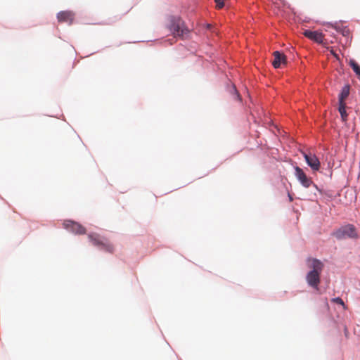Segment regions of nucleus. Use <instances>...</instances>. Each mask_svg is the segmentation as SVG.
<instances>
[{
    "instance_id": "nucleus-3",
    "label": "nucleus",
    "mask_w": 360,
    "mask_h": 360,
    "mask_svg": "<svg viewBox=\"0 0 360 360\" xmlns=\"http://www.w3.org/2000/svg\"><path fill=\"white\" fill-rule=\"evenodd\" d=\"M332 236L338 240H345L347 238L356 240L359 238L356 227L351 224L342 226L333 231Z\"/></svg>"
},
{
    "instance_id": "nucleus-14",
    "label": "nucleus",
    "mask_w": 360,
    "mask_h": 360,
    "mask_svg": "<svg viewBox=\"0 0 360 360\" xmlns=\"http://www.w3.org/2000/svg\"><path fill=\"white\" fill-rule=\"evenodd\" d=\"M349 65L358 77L360 78V66L358 63L355 60H351Z\"/></svg>"
},
{
    "instance_id": "nucleus-5",
    "label": "nucleus",
    "mask_w": 360,
    "mask_h": 360,
    "mask_svg": "<svg viewBox=\"0 0 360 360\" xmlns=\"http://www.w3.org/2000/svg\"><path fill=\"white\" fill-rule=\"evenodd\" d=\"M295 175L300 182V184L305 188H309L310 186L313 185L316 188H317V186L314 184L312 179L310 177H308L304 170L296 166L295 167Z\"/></svg>"
},
{
    "instance_id": "nucleus-12",
    "label": "nucleus",
    "mask_w": 360,
    "mask_h": 360,
    "mask_svg": "<svg viewBox=\"0 0 360 360\" xmlns=\"http://www.w3.org/2000/svg\"><path fill=\"white\" fill-rule=\"evenodd\" d=\"M349 94V86L345 85L341 90L339 95V103H345V100L348 97Z\"/></svg>"
},
{
    "instance_id": "nucleus-15",
    "label": "nucleus",
    "mask_w": 360,
    "mask_h": 360,
    "mask_svg": "<svg viewBox=\"0 0 360 360\" xmlns=\"http://www.w3.org/2000/svg\"><path fill=\"white\" fill-rule=\"evenodd\" d=\"M332 302L345 307V303L340 297L333 298Z\"/></svg>"
},
{
    "instance_id": "nucleus-6",
    "label": "nucleus",
    "mask_w": 360,
    "mask_h": 360,
    "mask_svg": "<svg viewBox=\"0 0 360 360\" xmlns=\"http://www.w3.org/2000/svg\"><path fill=\"white\" fill-rule=\"evenodd\" d=\"M303 157L307 165L311 167L314 172L319 171L321 167V163L319 158L313 153L302 152Z\"/></svg>"
},
{
    "instance_id": "nucleus-10",
    "label": "nucleus",
    "mask_w": 360,
    "mask_h": 360,
    "mask_svg": "<svg viewBox=\"0 0 360 360\" xmlns=\"http://www.w3.org/2000/svg\"><path fill=\"white\" fill-rule=\"evenodd\" d=\"M273 55L274 58L272 65L275 68H279L282 64L286 63V56L283 53L276 51L274 52Z\"/></svg>"
},
{
    "instance_id": "nucleus-7",
    "label": "nucleus",
    "mask_w": 360,
    "mask_h": 360,
    "mask_svg": "<svg viewBox=\"0 0 360 360\" xmlns=\"http://www.w3.org/2000/svg\"><path fill=\"white\" fill-rule=\"evenodd\" d=\"M63 226L69 231H71L75 234H84L86 233V229L84 227L73 221H65L63 223Z\"/></svg>"
},
{
    "instance_id": "nucleus-18",
    "label": "nucleus",
    "mask_w": 360,
    "mask_h": 360,
    "mask_svg": "<svg viewBox=\"0 0 360 360\" xmlns=\"http://www.w3.org/2000/svg\"><path fill=\"white\" fill-rule=\"evenodd\" d=\"M330 53L337 60H339L338 55L333 49L330 50Z\"/></svg>"
},
{
    "instance_id": "nucleus-8",
    "label": "nucleus",
    "mask_w": 360,
    "mask_h": 360,
    "mask_svg": "<svg viewBox=\"0 0 360 360\" xmlns=\"http://www.w3.org/2000/svg\"><path fill=\"white\" fill-rule=\"evenodd\" d=\"M303 34L304 37L318 44L323 43L324 36L323 33L319 31H311L309 30H306L304 31Z\"/></svg>"
},
{
    "instance_id": "nucleus-9",
    "label": "nucleus",
    "mask_w": 360,
    "mask_h": 360,
    "mask_svg": "<svg viewBox=\"0 0 360 360\" xmlns=\"http://www.w3.org/2000/svg\"><path fill=\"white\" fill-rule=\"evenodd\" d=\"M75 13L70 11H60L57 15V18L60 22H67L71 25L74 20Z\"/></svg>"
},
{
    "instance_id": "nucleus-19",
    "label": "nucleus",
    "mask_w": 360,
    "mask_h": 360,
    "mask_svg": "<svg viewBox=\"0 0 360 360\" xmlns=\"http://www.w3.org/2000/svg\"><path fill=\"white\" fill-rule=\"evenodd\" d=\"M288 196H289L290 201V202L292 201L293 199H292V196L290 194H288Z\"/></svg>"
},
{
    "instance_id": "nucleus-17",
    "label": "nucleus",
    "mask_w": 360,
    "mask_h": 360,
    "mask_svg": "<svg viewBox=\"0 0 360 360\" xmlns=\"http://www.w3.org/2000/svg\"><path fill=\"white\" fill-rule=\"evenodd\" d=\"M233 96H234V98L236 99H238V100H240V95L238 94L237 90L236 89L235 86L233 87Z\"/></svg>"
},
{
    "instance_id": "nucleus-1",
    "label": "nucleus",
    "mask_w": 360,
    "mask_h": 360,
    "mask_svg": "<svg viewBox=\"0 0 360 360\" xmlns=\"http://www.w3.org/2000/svg\"><path fill=\"white\" fill-rule=\"evenodd\" d=\"M307 264L310 271L306 276V281L309 286L319 290V285L321 282V274L323 269V264L319 259L309 258Z\"/></svg>"
},
{
    "instance_id": "nucleus-11",
    "label": "nucleus",
    "mask_w": 360,
    "mask_h": 360,
    "mask_svg": "<svg viewBox=\"0 0 360 360\" xmlns=\"http://www.w3.org/2000/svg\"><path fill=\"white\" fill-rule=\"evenodd\" d=\"M329 26L333 27L337 32L341 33L343 36H349V30L347 27H342L338 23L335 22V24H328Z\"/></svg>"
},
{
    "instance_id": "nucleus-16",
    "label": "nucleus",
    "mask_w": 360,
    "mask_h": 360,
    "mask_svg": "<svg viewBox=\"0 0 360 360\" xmlns=\"http://www.w3.org/2000/svg\"><path fill=\"white\" fill-rule=\"evenodd\" d=\"M214 1L216 2L217 7L218 8H221L224 6V0H214Z\"/></svg>"
},
{
    "instance_id": "nucleus-4",
    "label": "nucleus",
    "mask_w": 360,
    "mask_h": 360,
    "mask_svg": "<svg viewBox=\"0 0 360 360\" xmlns=\"http://www.w3.org/2000/svg\"><path fill=\"white\" fill-rule=\"evenodd\" d=\"M88 238L92 245L98 247L99 249L106 251L110 253L114 252V247L106 238L101 236L97 233H90Z\"/></svg>"
},
{
    "instance_id": "nucleus-13",
    "label": "nucleus",
    "mask_w": 360,
    "mask_h": 360,
    "mask_svg": "<svg viewBox=\"0 0 360 360\" xmlns=\"http://www.w3.org/2000/svg\"><path fill=\"white\" fill-rule=\"evenodd\" d=\"M338 110L341 115L342 121L345 122L347 120V114L346 112V103H339Z\"/></svg>"
},
{
    "instance_id": "nucleus-2",
    "label": "nucleus",
    "mask_w": 360,
    "mask_h": 360,
    "mask_svg": "<svg viewBox=\"0 0 360 360\" xmlns=\"http://www.w3.org/2000/svg\"><path fill=\"white\" fill-rule=\"evenodd\" d=\"M167 20V27L172 32L174 37L181 39L187 37L189 30L186 27L184 21L180 17L169 15Z\"/></svg>"
}]
</instances>
